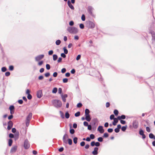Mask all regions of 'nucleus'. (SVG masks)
Instances as JSON below:
<instances>
[{"label":"nucleus","instance_id":"obj_25","mask_svg":"<svg viewBox=\"0 0 155 155\" xmlns=\"http://www.w3.org/2000/svg\"><path fill=\"white\" fill-rule=\"evenodd\" d=\"M12 140L11 139H10L8 141V145L9 146H11L12 143Z\"/></svg>","mask_w":155,"mask_h":155},{"label":"nucleus","instance_id":"obj_46","mask_svg":"<svg viewBox=\"0 0 155 155\" xmlns=\"http://www.w3.org/2000/svg\"><path fill=\"white\" fill-rule=\"evenodd\" d=\"M94 135L93 134H91L90 135V138L91 139H93L94 138Z\"/></svg>","mask_w":155,"mask_h":155},{"label":"nucleus","instance_id":"obj_3","mask_svg":"<svg viewBox=\"0 0 155 155\" xmlns=\"http://www.w3.org/2000/svg\"><path fill=\"white\" fill-rule=\"evenodd\" d=\"M24 147L26 149H28L30 147V144L28 139L25 140L24 143Z\"/></svg>","mask_w":155,"mask_h":155},{"label":"nucleus","instance_id":"obj_1","mask_svg":"<svg viewBox=\"0 0 155 155\" xmlns=\"http://www.w3.org/2000/svg\"><path fill=\"white\" fill-rule=\"evenodd\" d=\"M52 103L54 106L57 107H61L62 106L61 101L59 100H55L53 101Z\"/></svg>","mask_w":155,"mask_h":155},{"label":"nucleus","instance_id":"obj_20","mask_svg":"<svg viewBox=\"0 0 155 155\" xmlns=\"http://www.w3.org/2000/svg\"><path fill=\"white\" fill-rule=\"evenodd\" d=\"M118 118H115L114 119V122L113 123V124L114 126H115L116 125L117 123L118 122Z\"/></svg>","mask_w":155,"mask_h":155},{"label":"nucleus","instance_id":"obj_26","mask_svg":"<svg viewBox=\"0 0 155 155\" xmlns=\"http://www.w3.org/2000/svg\"><path fill=\"white\" fill-rule=\"evenodd\" d=\"M127 126L126 125L125 126H123L121 128V130L123 131H125L127 128Z\"/></svg>","mask_w":155,"mask_h":155},{"label":"nucleus","instance_id":"obj_62","mask_svg":"<svg viewBox=\"0 0 155 155\" xmlns=\"http://www.w3.org/2000/svg\"><path fill=\"white\" fill-rule=\"evenodd\" d=\"M69 24L70 26H72L74 24V22L73 21H71L70 22Z\"/></svg>","mask_w":155,"mask_h":155},{"label":"nucleus","instance_id":"obj_39","mask_svg":"<svg viewBox=\"0 0 155 155\" xmlns=\"http://www.w3.org/2000/svg\"><path fill=\"white\" fill-rule=\"evenodd\" d=\"M63 49L64 50V52L65 54H67L68 53V50L65 47H64L63 48Z\"/></svg>","mask_w":155,"mask_h":155},{"label":"nucleus","instance_id":"obj_64","mask_svg":"<svg viewBox=\"0 0 155 155\" xmlns=\"http://www.w3.org/2000/svg\"><path fill=\"white\" fill-rule=\"evenodd\" d=\"M151 34L152 35L153 37H155V33L154 31H151Z\"/></svg>","mask_w":155,"mask_h":155},{"label":"nucleus","instance_id":"obj_31","mask_svg":"<svg viewBox=\"0 0 155 155\" xmlns=\"http://www.w3.org/2000/svg\"><path fill=\"white\" fill-rule=\"evenodd\" d=\"M78 138L77 137H74L73 139L74 142L75 144H76L77 142Z\"/></svg>","mask_w":155,"mask_h":155},{"label":"nucleus","instance_id":"obj_6","mask_svg":"<svg viewBox=\"0 0 155 155\" xmlns=\"http://www.w3.org/2000/svg\"><path fill=\"white\" fill-rule=\"evenodd\" d=\"M88 27L90 28H93L95 27V24L92 22L90 21L88 24Z\"/></svg>","mask_w":155,"mask_h":155},{"label":"nucleus","instance_id":"obj_35","mask_svg":"<svg viewBox=\"0 0 155 155\" xmlns=\"http://www.w3.org/2000/svg\"><path fill=\"white\" fill-rule=\"evenodd\" d=\"M7 70V68L5 67H3L2 68V71L3 72H5Z\"/></svg>","mask_w":155,"mask_h":155},{"label":"nucleus","instance_id":"obj_27","mask_svg":"<svg viewBox=\"0 0 155 155\" xmlns=\"http://www.w3.org/2000/svg\"><path fill=\"white\" fill-rule=\"evenodd\" d=\"M57 88L56 87H54L53 89L52 92L53 93H56L57 92Z\"/></svg>","mask_w":155,"mask_h":155},{"label":"nucleus","instance_id":"obj_57","mask_svg":"<svg viewBox=\"0 0 155 155\" xmlns=\"http://www.w3.org/2000/svg\"><path fill=\"white\" fill-rule=\"evenodd\" d=\"M61 57H63V58H65L66 57V55L64 53H62L61 54Z\"/></svg>","mask_w":155,"mask_h":155},{"label":"nucleus","instance_id":"obj_2","mask_svg":"<svg viewBox=\"0 0 155 155\" xmlns=\"http://www.w3.org/2000/svg\"><path fill=\"white\" fill-rule=\"evenodd\" d=\"M67 30L71 33L76 34L78 32V29L75 27H68Z\"/></svg>","mask_w":155,"mask_h":155},{"label":"nucleus","instance_id":"obj_11","mask_svg":"<svg viewBox=\"0 0 155 155\" xmlns=\"http://www.w3.org/2000/svg\"><path fill=\"white\" fill-rule=\"evenodd\" d=\"M97 130L101 134L103 133L104 131L102 126H99L97 128Z\"/></svg>","mask_w":155,"mask_h":155},{"label":"nucleus","instance_id":"obj_42","mask_svg":"<svg viewBox=\"0 0 155 155\" xmlns=\"http://www.w3.org/2000/svg\"><path fill=\"white\" fill-rule=\"evenodd\" d=\"M46 69L47 70H49L50 68V66L49 64H47L46 65Z\"/></svg>","mask_w":155,"mask_h":155},{"label":"nucleus","instance_id":"obj_24","mask_svg":"<svg viewBox=\"0 0 155 155\" xmlns=\"http://www.w3.org/2000/svg\"><path fill=\"white\" fill-rule=\"evenodd\" d=\"M53 60L54 61H56L58 58V56L56 54H53Z\"/></svg>","mask_w":155,"mask_h":155},{"label":"nucleus","instance_id":"obj_15","mask_svg":"<svg viewBox=\"0 0 155 155\" xmlns=\"http://www.w3.org/2000/svg\"><path fill=\"white\" fill-rule=\"evenodd\" d=\"M98 148L97 147H95L94 150L92 151V153L94 154L97 155L98 154Z\"/></svg>","mask_w":155,"mask_h":155},{"label":"nucleus","instance_id":"obj_44","mask_svg":"<svg viewBox=\"0 0 155 155\" xmlns=\"http://www.w3.org/2000/svg\"><path fill=\"white\" fill-rule=\"evenodd\" d=\"M109 135L107 133H104V134L103 137H108Z\"/></svg>","mask_w":155,"mask_h":155},{"label":"nucleus","instance_id":"obj_54","mask_svg":"<svg viewBox=\"0 0 155 155\" xmlns=\"http://www.w3.org/2000/svg\"><path fill=\"white\" fill-rule=\"evenodd\" d=\"M30 91L29 90V89H27L26 91V94H27L28 95V94H30Z\"/></svg>","mask_w":155,"mask_h":155},{"label":"nucleus","instance_id":"obj_50","mask_svg":"<svg viewBox=\"0 0 155 155\" xmlns=\"http://www.w3.org/2000/svg\"><path fill=\"white\" fill-rule=\"evenodd\" d=\"M120 122L121 124H124L126 123L125 121L123 120H120Z\"/></svg>","mask_w":155,"mask_h":155},{"label":"nucleus","instance_id":"obj_16","mask_svg":"<svg viewBox=\"0 0 155 155\" xmlns=\"http://www.w3.org/2000/svg\"><path fill=\"white\" fill-rule=\"evenodd\" d=\"M68 4L69 7L72 10H74V8L73 5L71 4V2L70 0H68Z\"/></svg>","mask_w":155,"mask_h":155},{"label":"nucleus","instance_id":"obj_10","mask_svg":"<svg viewBox=\"0 0 155 155\" xmlns=\"http://www.w3.org/2000/svg\"><path fill=\"white\" fill-rule=\"evenodd\" d=\"M93 10V8L91 6H89L87 8V11L89 13L92 15H93L92 13V11Z\"/></svg>","mask_w":155,"mask_h":155},{"label":"nucleus","instance_id":"obj_56","mask_svg":"<svg viewBox=\"0 0 155 155\" xmlns=\"http://www.w3.org/2000/svg\"><path fill=\"white\" fill-rule=\"evenodd\" d=\"M80 27L81 28V29H83L84 28V25L82 24H81L80 25Z\"/></svg>","mask_w":155,"mask_h":155},{"label":"nucleus","instance_id":"obj_22","mask_svg":"<svg viewBox=\"0 0 155 155\" xmlns=\"http://www.w3.org/2000/svg\"><path fill=\"white\" fill-rule=\"evenodd\" d=\"M149 137L150 139H153L155 140V136L152 133H150L149 134Z\"/></svg>","mask_w":155,"mask_h":155},{"label":"nucleus","instance_id":"obj_61","mask_svg":"<svg viewBox=\"0 0 155 155\" xmlns=\"http://www.w3.org/2000/svg\"><path fill=\"white\" fill-rule=\"evenodd\" d=\"M58 73L57 72H54L53 74V76L54 77H56L57 76Z\"/></svg>","mask_w":155,"mask_h":155},{"label":"nucleus","instance_id":"obj_9","mask_svg":"<svg viewBox=\"0 0 155 155\" xmlns=\"http://www.w3.org/2000/svg\"><path fill=\"white\" fill-rule=\"evenodd\" d=\"M42 92L41 90H39L37 91V96L38 98H40L42 96Z\"/></svg>","mask_w":155,"mask_h":155},{"label":"nucleus","instance_id":"obj_21","mask_svg":"<svg viewBox=\"0 0 155 155\" xmlns=\"http://www.w3.org/2000/svg\"><path fill=\"white\" fill-rule=\"evenodd\" d=\"M118 119L119 120H121V119H124L126 118V116L125 115H123L121 116H119L117 117Z\"/></svg>","mask_w":155,"mask_h":155},{"label":"nucleus","instance_id":"obj_58","mask_svg":"<svg viewBox=\"0 0 155 155\" xmlns=\"http://www.w3.org/2000/svg\"><path fill=\"white\" fill-rule=\"evenodd\" d=\"M85 144V142L84 141L81 142L80 143V145L81 146H84Z\"/></svg>","mask_w":155,"mask_h":155},{"label":"nucleus","instance_id":"obj_17","mask_svg":"<svg viewBox=\"0 0 155 155\" xmlns=\"http://www.w3.org/2000/svg\"><path fill=\"white\" fill-rule=\"evenodd\" d=\"M121 128V126L120 124H118L117 126V128L115 129L114 131L116 133H118L120 131V129Z\"/></svg>","mask_w":155,"mask_h":155},{"label":"nucleus","instance_id":"obj_5","mask_svg":"<svg viewBox=\"0 0 155 155\" xmlns=\"http://www.w3.org/2000/svg\"><path fill=\"white\" fill-rule=\"evenodd\" d=\"M13 125V123L11 121H9L8 123V127L7 129L8 130H10L11 129Z\"/></svg>","mask_w":155,"mask_h":155},{"label":"nucleus","instance_id":"obj_19","mask_svg":"<svg viewBox=\"0 0 155 155\" xmlns=\"http://www.w3.org/2000/svg\"><path fill=\"white\" fill-rule=\"evenodd\" d=\"M85 120L87 121H90L91 120V118L90 117V115H85Z\"/></svg>","mask_w":155,"mask_h":155},{"label":"nucleus","instance_id":"obj_8","mask_svg":"<svg viewBox=\"0 0 155 155\" xmlns=\"http://www.w3.org/2000/svg\"><path fill=\"white\" fill-rule=\"evenodd\" d=\"M139 123L138 121L134 120L133 121V126L135 129H137Z\"/></svg>","mask_w":155,"mask_h":155},{"label":"nucleus","instance_id":"obj_43","mask_svg":"<svg viewBox=\"0 0 155 155\" xmlns=\"http://www.w3.org/2000/svg\"><path fill=\"white\" fill-rule=\"evenodd\" d=\"M27 97L28 99L31 100V99L32 97L31 94H28V95Z\"/></svg>","mask_w":155,"mask_h":155},{"label":"nucleus","instance_id":"obj_60","mask_svg":"<svg viewBox=\"0 0 155 155\" xmlns=\"http://www.w3.org/2000/svg\"><path fill=\"white\" fill-rule=\"evenodd\" d=\"M81 57V56L80 54L78 55L76 58V59L77 60H79L80 59Z\"/></svg>","mask_w":155,"mask_h":155},{"label":"nucleus","instance_id":"obj_29","mask_svg":"<svg viewBox=\"0 0 155 155\" xmlns=\"http://www.w3.org/2000/svg\"><path fill=\"white\" fill-rule=\"evenodd\" d=\"M80 115V112L78 111L74 115L75 117H77L79 116Z\"/></svg>","mask_w":155,"mask_h":155},{"label":"nucleus","instance_id":"obj_52","mask_svg":"<svg viewBox=\"0 0 155 155\" xmlns=\"http://www.w3.org/2000/svg\"><path fill=\"white\" fill-rule=\"evenodd\" d=\"M66 71V69L65 68H63L61 70V72L62 73H64Z\"/></svg>","mask_w":155,"mask_h":155},{"label":"nucleus","instance_id":"obj_18","mask_svg":"<svg viewBox=\"0 0 155 155\" xmlns=\"http://www.w3.org/2000/svg\"><path fill=\"white\" fill-rule=\"evenodd\" d=\"M61 97L63 102H65L66 101V98L67 97L68 95L67 94H64V95H61Z\"/></svg>","mask_w":155,"mask_h":155},{"label":"nucleus","instance_id":"obj_45","mask_svg":"<svg viewBox=\"0 0 155 155\" xmlns=\"http://www.w3.org/2000/svg\"><path fill=\"white\" fill-rule=\"evenodd\" d=\"M146 131L148 132H150V128L148 127H146Z\"/></svg>","mask_w":155,"mask_h":155},{"label":"nucleus","instance_id":"obj_33","mask_svg":"<svg viewBox=\"0 0 155 155\" xmlns=\"http://www.w3.org/2000/svg\"><path fill=\"white\" fill-rule=\"evenodd\" d=\"M68 143H69V144L70 145H71L72 143V140L70 139H68Z\"/></svg>","mask_w":155,"mask_h":155},{"label":"nucleus","instance_id":"obj_7","mask_svg":"<svg viewBox=\"0 0 155 155\" xmlns=\"http://www.w3.org/2000/svg\"><path fill=\"white\" fill-rule=\"evenodd\" d=\"M44 57V54L39 55L35 58V60L36 61H38L42 59Z\"/></svg>","mask_w":155,"mask_h":155},{"label":"nucleus","instance_id":"obj_41","mask_svg":"<svg viewBox=\"0 0 155 155\" xmlns=\"http://www.w3.org/2000/svg\"><path fill=\"white\" fill-rule=\"evenodd\" d=\"M63 81L64 83H67L68 81V79L67 78H65L63 79Z\"/></svg>","mask_w":155,"mask_h":155},{"label":"nucleus","instance_id":"obj_23","mask_svg":"<svg viewBox=\"0 0 155 155\" xmlns=\"http://www.w3.org/2000/svg\"><path fill=\"white\" fill-rule=\"evenodd\" d=\"M90 111L88 109H86L85 111V115H89Z\"/></svg>","mask_w":155,"mask_h":155},{"label":"nucleus","instance_id":"obj_14","mask_svg":"<svg viewBox=\"0 0 155 155\" xmlns=\"http://www.w3.org/2000/svg\"><path fill=\"white\" fill-rule=\"evenodd\" d=\"M32 116V114L31 113H30L27 116L26 119V120L30 121Z\"/></svg>","mask_w":155,"mask_h":155},{"label":"nucleus","instance_id":"obj_53","mask_svg":"<svg viewBox=\"0 0 155 155\" xmlns=\"http://www.w3.org/2000/svg\"><path fill=\"white\" fill-rule=\"evenodd\" d=\"M10 73L9 72H7L5 73V75L6 76H8L10 75Z\"/></svg>","mask_w":155,"mask_h":155},{"label":"nucleus","instance_id":"obj_4","mask_svg":"<svg viewBox=\"0 0 155 155\" xmlns=\"http://www.w3.org/2000/svg\"><path fill=\"white\" fill-rule=\"evenodd\" d=\"M68 138V135L67 134H65L64 135L63 137V140L64 143H67Z\"/></svg>","mask_w":155,"mask_h":155},{"label":"nucleus","instance_id":"obj_40","mask_svg":"<svg viewBox=\"0 0 155 155\" xmlns=\"http://www.w3.org/2000/svg\"><path fill=\"white\" fill-rule=\"evenodd\" d=\"M97 140L99 142H101L103 141V139L102 137H99L98 138Z\"/></svg>","mask_w":155,"mask_h":155},{"label":"nucleus","instance_id":"obj_48","mask_svg":"<svg viewBox=\"0 0 155 155\" xmlns=\"http://www.w3.org/2000/svg\"><path fill=\"white\" fill-rule=\"evenodd\" d=\"M9 69L10 71H12L14 69V67L13 66H9Z\"/></svg>","mask_w":155,"mask_h":155},{"label":"nucleus","instance_id":"obj_51","mask_svg":"<svg viewBox=\"0 0 155 155\" xmlns=\"http://www.w3.org/2000/svg\"><path fill=\"white\" fill-rule=\"evenodd\" d=\"M30 121L26 120V125L27 127H28L29 125Z\"/></svg>","mask_w":155,"mask_h":155},{"label":"nucleus","instance_id":"obj_28","mask_svg":"<svg viewBox=\"0 0 155 155\" xmlns=\"http://www.w3.org/2000/svg\"><path fill=\"white\" fill-rule=\"evenodd\" d=\"M65 117L67 119L69 117L70 115L68 112H67L65 113Z\"/></svg>","mask_w":155,"mask_h":155},{"label":"nucleus","instance_id":"obj_59","mask_svg":"<svg viewBox=\"0 0 155 155\" xmlns=\"http://www.w3.org/2000/svg\"><path fill=\"white\" fill-rule=\"evenodd\" d=\"M53 53V51L52 50H50L48 52V54L49 55H52Z\"/></svg>","mask_w":155,"mask_h":155},{"label":"nucleus","instance_id":"obj_12","mask_svg":"<svg viewBox=\"0 0 155 155\" xmlns=\"http://www.w3.org/2000/svg\"><path fill=\"white\" fill-rule=\"evenodd\" d=\"M9 109L10 111V113L11 114H13L14 113L15 107L13 105H11L10 106Z\"/></svg>","mask_w":155,"mask_h":155},{"label":"nucleus","instance_id":"obj_13","mask_svg":"<svg viewBox=\"0 0 155 155\" xmlns=\"http://www.w3.org/2000/svg\"><path fill=\"white\" fill-rule=\"evenodd\" d=\"M17 149V146H13L12 147L11 150L10 152L11 153H14L16 151Z\"/></svg>","mask_w":155,"mask_h":155},{"label":"nucleus","instance_id":"obj_55","mask_svg":"<svg viewBox=\"0 0 155 155\" xmlns=\"http://www.w3.org/2000/svg\"><path fill=\"white\" fill-rule=\"evenodd\" d=\"M110 106V104L109 102H107L106 104V107H108Z\"/></svg>","mask_w":155,"mask_h":155},{"label":"nucleus","instance_id":"obj_37","mask_svg":"<svg viewBox=\"0 0 155 155\" xmlns=\"http://www.w3.org/2000/svg\"><path fill=\"white\" fill-rule=\"evenodd\" d=\"M75 131L74 129H71L70 130V132L71 134H73L74 133Z\"/></svg>","mask_w":155,"mask_h":155},{"label":"nucleus","instance_id":"obj_32","mask_svg":"<svg viewBox=\"0 0 155 155\" xmlns=\"http://www.w3.org/2000/svg\"><path fill=\"white\" fill-rule=\"evenodd\" d=\"M114 113L116 116H117L118 114V111L117 110H115L114 111Z\"/></svg>","mask_w":155,"mask_h":155},{"label":"nucleus","instance_id":"obj_47","mask_svg":"<svg viewBox=\"0 0 155 155\" xmlns=\"http://www.w3.org/2000/svg\"><path fill=\"white\" fill-rule=\"evenodd\" d=\"M115 118H114V114L111 115L110 116V120L114 119Z\"/></svg>","mask_w":155,"mask_h":155},{"label":"nucleus","instance_id":"obj_38","mask_svg":"<svg viewBox=\"0 0 155 155\" xmlns=\"http://www.w3.org/2000/svg\"><path fill=\"white\" fill-rule=\"evenodd\" d=\"M139 134L141 135H143L144 134L143 131L142 130H140L139 131Z\"/></svg>","mask_w":155,"mask_h":155},{"label":"nucleus","instance_id":"obj_63","mask_svg":"<svg viewBox=\"0 0 155 155\" xmlns=\"http://www.w3.org/2000/svg\"><path fill=\"white\" fill-rule=\"evenodd\" d=\"M84 125L85 126H87L88 125V123L87 122L84 121Z\"/></svg>","mask_w":155,"mask_h":155},{"label":"nucleus","instance_id":"obj_36","mask_svg":"<svg viewBox=\"0 0 155 155\" xmlns=\"http://www.w3.org/2000/svg\"><path fill=\"white\" fill-rule=\"evenodd\" d=\"M81 18V20L83 21H84L85 20V16L83 14L82 15Z\"/></svg>","mask_w":155,"mask_h":155},{"label":"nucleus","instance_id":"obj_49","mask_svg":"<svg viewBox=\"0 0 155 155\" xmlns=\"http://www.w3.org/2000/svg\"><path fill=\"white\" fill-rule=\"evenodd\" d=\"M113 131V129L112 128H109L107 130V131L109 133H111Z\"/></svg>","mask_w":155,"mask_h":155},{"label":"nucleus","instance_id":"obj_34","mask_svg":"<svg viewBox=\"0 0 155 155\" xmlns=\"http://www.w3.org/2000/svg\"><path fill=\"white\" fill-rule=\"evenodd\" d=\"M82 104L81 103H78L77 105V107L80 108L82 107Z\"/></svg>","mask_w":155,"mask_h":155},{"label":"nucleus","instance_id":"obj_30","mask_svg":"<svg viewBox=\"0 0 155 155\" xmlns=\"http://www.w3.org/2000/svg\"><path fill=\"white\" fill-rule=\"evenodd\" d=\"M56 44L57 45H59L61 43V41L59 40H58L56 41Z\"/></svg>","mask_w":155,"mask_h":155}]
</instances>
